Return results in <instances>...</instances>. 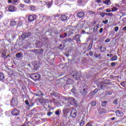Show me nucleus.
<instances>
[{"instance_id":"obj_56","label":"nucleus","mask_w":126,"mask_h":126,"mask_svg":"<svg viewBox=\"0 0 126 126\" xmlns=\"http://www.w3.org/2000/svg\"><path fill=\"white\" fill-rule=\"evenodd\" d=\"M52 114H53L52 112H48V113H47V116H51V115H52Z\"/></svg>"},{"instance_id":"obj_22","label":"nucleus","mask_w":126,"mask_h":126,"mask_svg":"<svg viewBox=\"0 0 126 126\" xmlns=\"http://www.w3.org/2000/svg\"><path fill=\"white\" fill-rule=\"evenodd\" d=\"M10 26H11V27L16 26V22H15L14 21H11L10 23Z\"/></svg>"},{"instance_id":"obj_3","label":"nucleus","mask_w":126,"mask_h":126,"mask_svg":"<svg viewBox=\"0 0 126 126\" xmlns=\"http://www.w3.org/2000/svg\"><path fill=\"white\" fill-rule=\"evenodd\" d=\"M76 109L74 108H72L70 114V117H71V118H72L73 119H75V118H76Z\"/></svg>"},{"instance_id":"obj_28","label":"nucleus","mask_w":126,"mask_h":126,"mask_svg":"<svg viewBox=\"0 0 126 126\" xmlns=\"http://www.w3.org/2000/svg\"><path fill=\"white\" fill-rule=\"evenodd\" d=\"M30 7H31V10H32V11H34V10L36 9V6L34 5H31Z\"/></svg>"},{"instance_id":"obj_10","label":"nucleus","mask_w":126,"mask_h":126,"mask_svg":"<svg viewBox=\"0 0 126 126\" xmlns=\"http://www.w3.org/2000/svg\"><path fill=\"white\" fill-rule=\"evenodd\" d=\"M35 19H36V15H31L28 17L29 22H32Z\"/></svg>"},{"instance_id":"obj_21","label":"nucleus","mask_w":126,"mask_h":126,"mask_svg":"<svg viewBox=\"0 0 126 126\" xmlns=\"http://www.w3.org/2000/svg\"><path fill=\"white\" fill-rule=\"evenodd\" d=\"M46 4V5H47L48 8H50L53 4V2L52 1H51V2L48 1V2H47Z\"/></svg>"},{"instance_id":"obj_58","label":"nucleus","mask_w":126,"mask_h":126,"mask_svg":"<svg viewBox=\"0 0 126 126\" xmlns=\"http://www.w3.org/2000/svg\"><path fill=\"white\" fill-rule=\"evenodd\" d=\"M99 33H103V28L100 29Z\"/></svg>"},{"instance_id":"obj_50","label":"nucleus","mask_w":126,"mask_h":126,"mask_svg":"<svg viewBox=\"0 0 126 126\" xmlns=\"http://www.w3.org/2000/svg\"><path fill=\"white\" fill-rule=\"evenodd\" d=\"M89 54L90 55V56H91V57H92V56L93 55V52H92V51H90V52L89 53Z\"/></svg>"},{"instance_id":"obj_36","label":"nucleus","mask_w":126,"mask_h":126,"mask_svg":"<svg viewBox=\"0 0 126 126\" xmlns=\"http://www.w3.org/2000/svg\"><path fill=\"white\" fill-rule=\"evenodd\" d=\"M16 57L17 58H21V53H17Z\"/></svg>"},{"instance_id":"obj_16","label":"nucleus","mask_w":126,"mask_h":126,"mask_svg":"<svg viewBox=\"0 0 126 126\" xmlns=\"http://www.w3.org/2000/svg\"><path fill=\"white\" fill-rule=\"evenodd\" d=\"M103 3L106 4V5H110L111 3V0H103Z\"/></svg>"},{"instance_id":"obj_40","label":"nucleus","mask_w":126,"mask_h":126,"mask_svg":"<svg viewBox=\"0 0 126 126\" xmlns=\"http://www.w3.org/2000/svg\"><path fill=\"white\" fill-rule=\"evenodd\" d=\"M68 35L69 36H70L71 35V34H72V30H70L68 32Z\"/></svg>"},{"instance_id":"obj_2","label":"nucleus","mask_w":126,"mask_h":126,"mask_svg":"<svg viewBox=\"0 0 126 126\" xmlns=\"http://www.w3.org/2000/svg\"><path fill=\"white\" fill-rule=\"evenodd\" d=\"M31 78H32V79H33V80H35V81H36V80H38V79L40 78V75L36 73H32L31 74Z\"/></svg>"},{"instance_id":"obj_54","label":"nucleus","mask_w":126,"mask_h":126,"mask_svg":"<svg viewBox=\"0 0 126 126\" xmlns=\"http://www.w3.org/2000/svg\"><path fill=\"white\" fill-rule=\"evenodd\" d=\"M63 35L64 36V38L66 37L67 36V33L65 32Z\"/></svg>"},{"instance_id":"obj_26","label":"nucleus","mask_w":126,"mask_h":126,"mask_svg":"<svg viewBox=\"0 0 126 126\" xmlns=\"http://www.w3.org/2000/svg\"><path fill=\"white\" fill-rule=\"evenodd\" d=\"M68 111H69V109L65 107L64 109L63 110V112L64 113V114H67V113H68Z\"/></svg>"},{"instance_id":"obj_55","label":"nucleus","mask_w":126,"mask_h":126,"mask_svg":"<svg viewBox=\"0 0 126 126\" xmlns=\"http://www.w3.org/2000/svg\"><path fill=\"white\" fill-rule=\"evenodd\" d=\"M86 126H93L91 125V124H90V123H88L87 124H86Z\"/></svg>"},{"instance_id":"obj_9","label":"nucleus","mask_w":126,"mask_h":126,"mask_svg":"<svg viewBox=\"0 0 126 126\" xmlns=\"http://www.w3.org/2000/svg\"><path fill=\"white\" fill-rule=\"evenodd\" d=\"M84 15H85V13L82 11H79L77 13V16L79 18H82V17H84Z\"/></svg>"},{"instance_id":"obj_43","label":"nucleus","mask_w":126,"mask_h":126,"mask_svg":"<svg viewBox=\"0 0 126 126\" xmlns=\"http://www.w3.org/2000/svg\"><path fill=\"white\" fill-rule=\"evenodd\" d=\"M71 91L73 94L75 93V89L74 87H73L72 89L71 90Z\"/></svg>"},{"instance_id":"obj_47","label":"nucleus","mask_w":126,"mask_h":126,"mask_svg":"<svg viewBox=\"0 0 126 126\" xmlns=\"http://www.w3.org/2000/svg\"><path fill=\"white\" fill-rule=\"evenodd\" d=\"M33 106H34V103H29V105H28V107H33Z\"/></svg>"},{"instance_id":"obj_45","label":"nucleus","mask_w":126,"mask_h":126,"mask_svg":"<svg viewBox=\"0 0 126 126\" xmlns=\"http://www.w3.org/2000/svg\"><path fill=\"white\" fill-rule=\"evenodd\" d=\"M121 85H122V86H123V87H125L126 84L125 83V82H122Z\"/></svg>"},{"instance_id":"obj_5","label":"nucleus","mask_w":126,"mask_h":126,"mask_svg":"<svg viewBox=\"0 0 126 126\" xmlns=\"http://www.w3.org/2000/svg\"><path fill=\"white\" fill-rule=\"evenodd\" d=\"M30 36H31V32H24L21 36V38H22V39H26V38L30 37Z\"/></svg>"},{"instance_id":"obj_4","label":"nucleus","mask_w":126,"mask_h":126,"mask_svg":"<svg viewBox=\"0 0 126 126\" xmlns=\"http://www.w3.org/2000/svg\"><path fill=\"white\" fill-rule=\"evenodd\" d=\"M12 106L13 107H16L17 106V104H18V101L17 100V98L13 97L12 98V101H11Z\"/></svg>"},{"instance_id":"obj_62","label":"nucleus","mask_w":126,"mask_h":126,"mask_svg":"<svg viewBox=\"0 0 126 126\" xmlns=\"http://www.w3.org/2000/svg\"><path fill=\"white\" fill-rule=\"evenodd\" d=\"M122 30H123V31H126V27H123Z\"/></svg>"},{"instance_id":"obj_39","label":"nucleus","mask_w":126,"mask_h":126,"mask_svg":"<svg viewBox=\"0 0 126 126\" xmlns=\"http://www.w3.org/2000/svg\"><path fill=\"white\" fill-rule=\"evenodd\" d=\"M121 21H122V22H123V23H126V18H122Z\"/></svg>"},{"instance_id":"obj_23","label":"nucleus","mask_w":126,"mask_h":126,"mask_svg":"<svg viewBox=\"0 0 126 126\" xmlns=\"http://www.w3.org/2000/svg\"><path fill=\"white\" fill-rule=\"evenodd\" d=\"M97 92H98V89H95L94 91L90 93V95H95V94H96Z\"/></svg>"},{"instance_id":"obj_32","label":"nucleus","mask_w":126,"mask_h":126,"mask_svg":"<svg viewBox=\"0 0 126 126\" xmlns=\"http://www.w3.org/2000/svg\"><path fill=\"white\" fill-rule=\"evenodd\" d=\"M117 10H118V8L116 7H113L112 9H111V11L112 12H114L115 11H117Z\"/></svg>"},{"instance_id":"obj_59","label":"nucleus","mask_w":126,"mask_h":126,"mask_svg":"<svg viewBox=\"0 0 126 126\" xmlns=\"http://www.w3.org/2000/svg\"><path fill=\"white\" fill-rule=\"evenodd\" d=\"M106 12H111V9H107L106 10Z\"/></svg>"},{"instance_id":"obj_13","label":"nucleus","mask_w":126,"mask_h":126,"mask_svg":"<svg viewBox=\"0 0 126 126\" xmlns=\"http://www.w3.org/2000/svg\"><path fill=\"white\" fill-rule=\"evenodd\" d=\"M80 37H81V36H80V35H79V34H77L75 36L74 40L76 42H77L78 43L79 42H81V41H80Z\"/></svg>"},{"instance_id":"obj_18","label":"nucleus","mask_w":126,"mask_h":126,"mask_svg":"<svg viewBox=\"0 0 126 126\" xmlns=\"http://www.w3.org/2000/svg\"><path fill=\"white\" fill-rule=\"evenodd\" d=\"M64 43L65 44L71 43V42H72V39L70 38H66L64 39Z\"/></svg>"},{"instance_id":"obj_30","label":"nucleus","mask_w":126,"mask_h":126,"mask_svg":"<svg viewBox=\"0 0 126 126\" xmlns=\"http://www.w3.org/2000/svg\"><path fill=\"white\" fill-rule=\"evenodd\" d=\"M117 60H118V56H114V57H113L111 58V61H117Z\"/></svg>"},{"instance_id":"obj_11","label":"nucleus","mask_w":126,"mask_h":126,"mask_svg":"<svg viewBox=\"0 0 126 126\" xmlns=\"http://www.w3.org/2000/svg\"><path fill=\"white\" fill-rule=\"evenodd\" d=\"M19 113H20V111L17 109H14L11 111V114L13 116H18Z\"/></svg>"},{"instance_id":"obj_44","label":"nucleus","mask_w":126,"mask_h":126,"mask_svg":"<svg viewBox=\"0 0 126 126\" xmlns=\"http://www.w3.org/2000/svg\"><path fill=\"white\" fill-rule=\"evenodd\" d=\"M108 22L109 21L108 20H106L105 21H102V23H103L104 24H107Z\"/></svg>"},{"instance_id":"obj_33","label":"nucleus","mask_w":126,"mask_h":126,"mask_svg":"<svg viewBox=\"0 0 126 126\" xmlns=\"http://www.w3.org/2000/svg\"><path fill=\"white\" fill-rule=\"evenodd\" d=\"M100 15L102 17V18H104V17L105 16V12H100Z\"/></svg>"},{"instance_id":"obj_48","label":"nucleus","mask_w":126,"mask_h":126,"mask_svg":"<svg viewBox=\"0 0 126 126\" xmlns=\"http://www.w3.org/2000/svg\"><path fill=\"white\" fill-rule=\"evenodd\" d=\"M110 41V39L109 38H107L105 40V43H109V42Z\"/></svg>"},{"instance_id":"obj_61","label":"nucleus","mask_w":126,"mask_h":126,"mask_svg":"<svg viewBox=\"0 0 126 126\" xmlns=\"http://www.w3.org/2000/svg\"><path fill=\"white\" fill-rule=\"evenodd\" d=\"M121 14L122 15V16H125V15H126V13H125V12H121Z\"/></svg>"},{"instance_id":"obj_41","label":"nucleus","mask_w":126,"mask_h":126,"mask_svg":"<svg viewBox=\"0 0 126 126\" xmlns=\"http://www.w3.org/2000/svg\"><path fill=\"white\" fill-rule=\"evenodd\" d=\"M91 105L93 106H96V102L92 101V103H91Z\"/></svg>"},{"instance_id":"obj_29","label":"nucleus","mask_w":126,"mask_h":126,"mask_svg":"<svg viewBox=\"0 0 126 126\" xmlns=\"http://www.w3.org/2000/svg\"><path fill=\"white\" fill-rule=\"evenodd\" d=\"M85 124H84V119L83 118L81 121V122L80 123V126H84Z\"/></svg>"},{"instance_id":"obj_25","label":"nucleus","mask_w":126,"mask_h":126,"mask_svg":"<svg viewBox=\"0 0 126 126\" xmlns=\"http://www.w3.org/2000/svg\"><path fill=\"white\" fill-rule=\"evenodd\" d=\"M4 79V74L2 72L0 73V80H3Z\"/></svg>"},{"instance_id":"obj_1","label":"nucleus","mask_w":126,"mask_h":126,"mask_svg":"<svg viewBox=\"0 0 126 126\" xmlns=\"http://www.w3.org/2000/svg\"><path fill=\"white\" fill-rule=\"evenodd\" d=\"M80 93L82 96H86L88 93V89L86 88L84 84L80 87Z\"/></svg>"},{"instance_id":"obj_38","label":"nucleus","mask_w":126,"mask_h":126,"mask_svg":"<svg viewBox=\"0 0 126 126\" xmlns=\"http://www.w3.org/2000/svg\"><path fill=\"white\" fill-rule=\"evenodd\" d=\"M114 31H115V32H118V31H119V27H115L114 28Z\"/></svg>"},{"instance_id":"obj_6","label":"nucleus","mask_w":126,"mask_h":126,"mask_svg":"<svg viewBox=\"0 0 126 126\" xmlns=\"http://www.w3.org/2000/svg\"><path fill=\"white\" fill-rule=\"evenodd\" d=\"M73 77L76 79V80H78L80 78V74L78 73V72L75 71L73 72Z\"/></svg>"},{"instance_id":"obj_64","label":"nucleus","mask_w":126,"mask_h":126,"mask_svg":"<svg viewBox=\"0 0 126 126\" xmlns=\"http://www.w3.org/2000/svg\"><path fill=\"white\" fill-rule=\"evenodd\" d=\"M113 56V54H107V57H112Z\"/></svg>"},{"instance_id":"obj_37","label":"nucleus","mask_w":126,"mask_h":126,"mask_svg":"<svg viewBox=\"0 0 126 126\" xmlns=\"http://www.w3.org/2000/svg\"><path fill=\"white\" fill-rule=\"evenodd\" d=\"M24 2L26 3H28L29 4H30V3H31V2H30V0H24Z\"/></svg>"},{"instance_id":"obj_51","label":"nucleus","mask_w":126,"mask_h":126,"mask_svg":"<svg viewBox=\"0 0 126 126\" xmlns=\"http://www.w3.org/2000/svg\"><path fill=\"white\" fill-rule=\"evenodd\" d=\"M55 114H56V115H60V110H57V111H56V112H55Z\"/></svg>"},{"instance_id":"obj_60","label":"nucleus","mask_w":126,"mask_h":126,"mask_svg":"<svg viewBox=\"0 0 126 126\" xmlns=\"http://www.w3.org/2000/svg\"><path fill=\"white\" fill-rule=\"evenodd\" d=\"M34 69H37L38 68V66H37V64H35V65L34 66Z\"/></svg>"},{"instance_id":"obj_49","label":"nucleus","mask_w":126,"mask_h":126,"mask_svg":"<svg viewBox=\"0 0 126 126\" xmlns=\"http://www.w3.org/2000/svg\"><path fill=\"white\" fill-rule=\"evenodd\" d=\"M25 102L26 105H27L28 106H29L30 103H29V102L28 101V100H25Z\"/></svg>"},{"instance_id":"obj_52","label":"nucleus","mask_w":126,"mask_h":126,"mask_svg":"<svg viewBox=\"0 0 126 126\" xmlns=\"http://www.w3.org/2000/svg\"><path fill=\"white\" fill-rule=\"evenodd\" d=\"M89 13H90V14H94V13H95V12H93L92 11H89Z\"/></svg>"},{"instance_id":"obj_34","label":"nucleus","mask_w":126,"mask_h":126,"mask_svg":"<svg viewBox=\"0 0 126 126\" xmlns=\"http://www.w3.org/2000/svg\"><path fill=\"white\" fill-rule=\"evenodd\" d=\"M106 105H107V101H102L101 103V105L104 106H106Z\"/></svg>"},{"instance_id":"obj_12","label":"nucleus","mask_w":126,"mask_h":126,"mask_svg":"<svg viewBox=\"0 0 126 126\" xmlns=\"http://www.w3.org/2000/svg\"><path fill=\"white\" fill-rule=\"evenodd\" d=\"M2 57L3 59H7L9 57V55L6 53L5 50H3L2 52Z\"/></svg>"},{"instance_id":"obj_14","label":"nucleus","mask_w":126,"mask_h":126,"mask_svg":"<svg viewBox=\"0 0 126 126\" xmlns=\"http://www.w3.org/2000/svg\"><path fill=\"white\" fill-rule=\"evenodd\" d=\"M35 53H36V54H39L40 55H42V54H43V53H44V49H41V50H39V49H35L34 50Z\"/></svg>"},{"instance_id":"obj_35","label":"nucleus","mask_w":126,"mask_h":126,"mask_svg":"<svg viewBox=\"0 0 126 126\" xmlns=\"http://www.w3.org/2000/svg\"><path fill=\"white\" fill-rule=\"evenodd\" d=\"M111 65L112 67H115L116 66V63L115 62L111 63Z\"/></svg>"},{"instance_id":"obj_19","label":"nucleus","mask_w":126,"mask_h":126,"mask_svg":"<svg viewBox=\"0 0 126 126\" xmlns=\"http://www.w3.org/2000/svg\"><path fill=\"white\" fill-rule=\"evenodd\" d=\"M115 113L116 114L117 117H121L122 114H123V112L120 110L116 111H115Z\"/></svg>"},{"instance_id":"obj_7","label":"nucleus","mask_w":126,"mask_h":126,"mask_svg":"<svg viewBox=\"0 0 126 126\" xmlns=\"http://www.w3.org/2000/svg\"><path fill=\"white\" fill-rule=\"evenodd\" d=\"M68 101L69 104H72L74 103V104H75V106H77V103H76V100L73 98V97H69L68 98Z\"/></svg>"},{"instance_id":"obj_8","label":"nucleus","mask_w":126,"mask_h":126,"mask_svg":"<svg viewBox=\"0 0 126 126\" xmlns=\"http://www.w3.org/2000/svg\"><path fill=\"white\" fill-rule=\"evenodd\" d=\"M107 85H108V83H101L98 86V88H99V89H102V90H104V89L106 88Z\"/></svg>"},{"instance_id":"obj_63","label":"nucleus","mask_w":126,"mask_h":126,"mask_svg":"<svg viewBox=\"0 0 126 126\" xmlns=\"http://www.w3.org/2000/svg\"><path fill=\"white\" fill-rule=\"evenodd\" d=\"M20 6H21V7H24V4H20Z\"/></svg>"},{"instance_id":"obj_31","label":"nucleus","mask_w":126,"mask_h":126,"mask_svg":"<svg viewBox=\"0 0 126 126\" xmlns=\"http://www.w3.org/2000/svg\"><path fill=\"white\" fill-rule=\"evenodd\" d=\"M36 47H40L41 46V41H37L36 42Z\"/></svg>"},{"instance_id":"obj_57","label":"nucleus","mask_w":126,"mask_h":126,"mask_svg":"<svg viewBox=\"0 0 126 126\" xmlns=\"http://www.w3.org/2000/svg\"><path fill=\"white\" fill-rule=\"evenodd\" d=\"M96 2H97V3H100L102 2V1H101V0H96Z\"/></svg>"},{"instance_id":"obj_42","label":"nucleus","mask_w":126,"mask_h":126,"mask_svg":"<svg viewBox=\"0 0 126 126\" xmlns=\"http://www.w3.org/2000/svg\"><path fill=\"white\" fill-rule=\"evenodd\" d=\"M113 104H114V105H118V99H116L115 100H114Z\"/></svg>"},{"instance_id":"obj_27","label":"nucleus","mask_w":126,"mask_h":126,"mask_svg":"<svg viewBox=\"0 0 126 126\" xmlns=\"http://www.w3.org/2000/svg\"><path fill=\"white\" fill-rule=\"evenodd\" d=\"M105 15L107 16H111V17H113L114 16V14H113V13H106L105 12Z\"/></svg>"},{"instance_id":"obj_20","label":"nucleus","mask_w":126,"mask_h":126,"mask_svg":"<svg viewBox=\"0 0 126 126\" xmlns=\"http://www.w3.org/2000/svg\"><path fill=\"white\" fill-rule=\"evenodd\" d=\"M92 47H93V41L90 43L88 47V51H90V50L92 49Z\"/></svg>"},{"instance_id":"obj_24","label":"nucleus","mask_w":126,"mask_h":126,"mask_svg":"<svg viewBox=\"0 0 126 126\" xmlns=\"http://www.w3.org/2000/svg\"><path fill=\"white\" fill-rule=\"evenodd\" d=\"M73 80L72 79H68L67 80V84H72L73 83Z\"/></svg>"},{"instance_id":"obj_15","label":"nucleus","mask_w":126,"mask_h":126,"mask_svg":"<svg viewBox=\"0 0 126 126\" xmlns=\"http://www.w3.org/2000/svg\"><path fill=\"white\" fill-rule=\"evenodd\" d=\"M61 19L62 21H65L67 19V16L66 15H62Z\"/></svg>"},{"instance_id":"obj_17","label":"nucleus","mask_w":126,"mask_h":126,"mask_svg":"<svg viewBox=\"0 0 126 126\" xmlns=\"http://www.w3.org/2000/svg\"><path fill=\"white\" fill-rule=\"evenodd\" d=\"M14 8H15V7L13 5H10L8 7V10L10 11V12H13L14 11Z\"/></svg>"},{"instance_id":"obj_53","label":"nucleus","mask_w":126,"mask_h":126,"mask_svg":"<svg viewBox=\"0 0 126 126\" xmlns=\"http://www.w3.org/2000/svg\"><path fill=\"white\" fill-rule=\"evenodd\" d=\"M60 38H61L64 39V36H63V34H61V35H60Z\"/></svg>"},{"instance_id":"obj_46","label":"nucleus","mask_w":126,"mask_h":126,"mask_svg":"<svg viewBox=\"0 0 126 126\" xmlns=\"http://www.w3.org/2000/svg\"><path fill=\"white\" fill-rule=\"evenodd\" d=\"M98 28V26H96V27H95L94 28V31H97Z\"/></svg>"}]
</instances>
